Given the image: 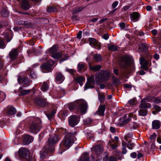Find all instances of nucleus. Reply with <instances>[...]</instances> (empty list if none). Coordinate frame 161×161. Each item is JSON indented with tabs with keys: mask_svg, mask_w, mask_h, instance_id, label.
I'll return each instance as SVG.
<instances>
[{
	"mask_svg": "<svg viewBox=\"0 0 161 161\" xmlns=\"http://www.w3.org/2000/svg\"><path fill=\"white\" fill-rule=\"evenodd\" d=\"M19 154L20 157L24 159L25 161H31V160L29 151L25 147H21L19 149Z\"/></svg>",
	"mask_w": 161,
	"mask_h": 161,
	"instance_id": "nucleus-5",
	"label": "nucleus"
},
{
	"mask_svg": "<svg viewBox=\"0 0 161 161\" xmlns=\"http://www.w3.org/2000/svg\"><path fill=\"white\" fill-rule=\"evenodd\" d=\"M154 108L157 111L159 112L161 110V108L159 106L155 105L154 107Z\"/></svg>",
	"mask_w": 161,
	"mask_h": 161,
	"instance_id": "nucleus-58",
	"label": "nucleus"
},
{
	"mask_svg": "<svg viewBox=\"0 0 161 161\" xmlns=\"http://www.w3.org/2000/svg\"><path fill=\"white\" fill-rule=\"evenodd\" d=\"M132 134L131 133H129L126 134L125 136V140L126 142H131L130 139L132 137Z\"/></svg>",
	"mask_w": 161,
	"mask_h": 161,
	"instance_id": "nucleus-37",
	"label": "nucleus"
},
{
	"mask_svg": "<svg viewBox=\"0 0 161 161\" xmlns=\"http://www.w3.org/2000/svg\"><path fill=\"white\" fill-rule=\"evenodd\" d=\"M152 100V97L151 96H148L142 99V102H149Z\"/></svg>",
	"mask_w": 161,
	"mask_h": 161,
	"instance_id": "nucleus-44",
	"label": "nucleus"
},
{
	"mask_svg": "<svg viewBox=\"0 0 161 161\" xmlns=\"http://www.w3.org/2000/svg\"><path fill=\"white\" fill-rule=\"evenodd\" d=\"M16 112V109L13 107H8L7 113L9 116L14 115Z\"/></svg>",
	"mask_w": 161,
	"mask_h": 161,
	"instance_id": "nucleus-18",
	"label": "nucleus"
},
{
	"mask_svg": "<svg viewBox=\"0 0 161 161\" xmlns=\"http://www.w3.org/2000/svg\"><path fill=\"white\" fill-rule=\"evenodd\" d=\"M108 145L111 147L113 149H114L117 147V145L116 143H112V142L109 141L108 142Z\"/></svg>",
	"mask_w": 161,
	"mask_h": 161,
	"instance_id": "nucleus-43",
	"label": "nucleus"
},
{
	"mask_svg": "<svg viewBox=\"0 0 161 161\" xmlns=\"http://www.w3.org/2000/svg\"><path fill=\"white\" fill-rule=\"evenodd\" d=\"M105 110V107L104 105H101L99 106L97 110V112L99 115H103L104 114V112Z\"/></svg>",
	"mask_w": 161,
	"mask_h": 161,
	"instance_id": "nucleus-29",
	"label": "nucleus"
},
{
	"mask_svg": "<svg viewBox=\"0 0 161 161\" xmlns=\"http://www.w3.org/2000/svg\"><path fill=\"white\" fill-rule=\"evenodd\" d=\"M86 65L85 63L80 62L77 65L78 71L79 72L84 71L86 69Z\"/></svg>",
	"mask_w": 161,
	"mask_h": 161,
	"instance_id": "nucleus-16",
	"label": "nucleus"
},
{
	"mask_svg": "<svg viewBox=\"0 0 161 161\" xmlns=\"http://www.w3.org/2000/svg\"><path fill=\"white\" fill-rule=\"evenodd\" d=\"M103 161H108V155L107 153H106L105 157L103 158Z\"/></svg>",
	"mask_w": 161,
	"mask_h": 161,
	"instance_id": "nucleus-62",
	"label": "nucleus"
},
{
	"mask_svg": "<svg viewBox=\"0 0 161 161\" xmlns=\"http://www.w3.org/2000/svg\"><path fill=\"white\" fill-rule=\"evenodd\" d=\"M80 161H89L88 154L84 153L80 157Z\"/></svg>",
	"mask_w": 161,
	"mask_h": 161,
	"instance_id": "nucleus-26",
	"label": "nucleus"
},
{
	"mask_svg": "<svg viewBox=\"0 0 161 161\" xmlns=\"http://www.w3.org/2000/svg\"><path fill=\"white\" fill-rule=\"evenodd\" d=\"M3 63L2 58L0 57V69H1L3 67Z\"/></svg>",
	"mask_w": 161,
	"mask_h": 161,
	"instance_id": "nucleus-59",
	"label": "nucleus"
},
{
	"mask_svg": "<svg viewBox=\"0 0 161 161\" xmlns=\"http://www.w3.org/2000/svg\"><path fill=\"white\" fill-rule=\"evenodd\" d=\"M119 3V2L118 1H115L112 4V7L113 8H116L117 6L118 5Z\"/></svg>",
	"mask_w": 161,
	"mask_h": 161,
	"instance_id": "nucleus-54",
	"label": "nucleus"
},
{
	"mask_svg": "<svg viewBox=\"0 0 161 161\" xmlns=\"http://www.w3.org/2000/svg\"><path fill=\"white\" fill-rule=\"evenodd\" d=\"M19 91L20 93L22 95H26L30 92H31L30 90H23V88L22 87H20L19 88Z\"/></svg>",
	"mask_w": 161,
	"mask_h": 161,
	"instance_id": "nucleus-30",
	"label": "nucleus"
},
{
	"mask_svg": "<svg viewBox=\"0 0 161 161\" xmlns=\"http://www.w3.org/2000/svg\"><path fill=\"white\" fill-rule=\"evenodd\" d=\"M18 54V49H12L9 53L10 58L11 60L15 59Z\"/></svg>",
	"mask_w": 161,
	"mask_h": 161,
	"instance_id": "nucleus-15",
	"label": "nucleus"
},
{
	"mask_svg": "<svg viewBox=\"0 0 161 161\" xmlns=\"http://www.w3.org/2000/svg\"><path fill=\"white\" fill-rule=\"evenodd\" d=\"M83 8H84L81 7H76L74 10V12L76 13L80 12L83 10Z\"/></svg>",
	"mask_w": 161,
	"mask_h": 161,
	"instance_id": "nucleus-49",
	"label": "nucleus"
},
{
	"mask_svg": "<svg viewBox=\"0 0 161 161\" xmlns=\"http://www.w3.org/2000/svg\"><path fill=\"white\" fill-rule=\"evenodd\" d=\"M109 161H117V158L113 156L110 157L109 159Z\"/></svg>",
	"mask_w": 161,
	"mask_h": 161,
	"instance_id": "nucleus-56",
	"label": "nucleus"
},
{
	"mask_svg": "<svg viewBox=\"0 0 161 161\" xmlns=\"http://www.w3.org/2000/svg\"><path fill=\"white\" fill-rule=\"evenodd\" d=\"M31 119L32 121L30 125L29 130L31 133L36 134L42 127V121L38 118L32 117Z\"/></svg>",
	"mask_w": 161,
	"mask_h": 161,
	"instance_id": "nucleus-3",
	"label": "nucleus"
},
{
	"mask_svg": "<svg viewBox=\"0 0 161 161\" xmlns=\"http://www.w3.org/2000/svg\"><path fill=\"white\" fill-rule=\"evenodd\" d=\"M133 114H129L128 115L129 118H128V119H127L125 121V123H127L130 120L131 118V117H132V116H133Z\"/></svg>",
	"mask_w": 161,
	"mask_h": 161,
	"instance_id": "nucleus-55",
	"label": "nucleus"
},
{
	"mask_svg": "<svg viewBox=\"0 0 161 161\" xmlns=\"http://www.w3.org/2000/svg\"><path fill=\"white\" fill-rule=\"evenodd\" d=\"M21 8L24 10H27L30 8V5L27 2L26 0H23L22 1L21 4Z\"/></svg>",
	"mask_w": 161,
	"mask_h": 161,
	"instance_id": "nucleus-19",
	"label": "nucleus"
},
{
	"mask_svg": "<svg viewBox=\"0 0 161 161\" xmlns=\"http://www.w3.org/2000/svg\"><path fill=\"white\" fill-rule=\"evenodd\" d=\"M1 14L3 16L6 17L8 15V13L5 9H3L2 11Z\"/></svg>",
	"mask_w": 161,
	"mask_h": 161,
	"instance_id": "nucleus-46",
	"label": "nucleus"
},
{
	"mask_svg": "<svg viewBox=\"0 0 161 161\" xmlns=\"http://www.w3.org/2000/svg\"><path fill=\"white\" fill-rule=\"evenodd\" d=\"M140 15L138 13L135 12L131 14V19L134 22L137 21L139 19Z\"/></svg>",
	"mask_w": 161,
	"mask_h": 161,
	"instance_id": "nucleus-25",
	"label": "nucleus"
},
{
	"mask_svg": "<svg viewBox=\"0 0 161 161\" xmlns=\"http://www.w3.org/2000/svg\"><path fill=\"white\" fill-rule=\"evenodd\" d=\"M79 120L80 117L79 116L72 115L69 118V124L71 127H74L79 123Z\"/></svg>",
	"mask_w": 161,
	"mask_h": 161,
	"instance_id": "nucleus-8",
	"label": "nucleus"
},
{
	"mask_svg": "<svg viewBox=\"0 0 161 161\" xmlns=\"http://www.w3.org/2000/svg\"><path fill=\"white\" fill-rule=\"evenodd\" d=\"M128 143H127V146L128 148L130 149H133V147L134 146V144L133 143H130V142H127Z\"/></svg>",
	"mask_w": 161,
	"mask_h": 161,
	"instance_id": "nucleus-45",
	"label": "nucleus"
},
{
	"mask_svg": "<svg viewBox=\"0 0 161 161\" xmlns=\"http://www.w3.org/2000/svg\"><path fill=\"white\" fill-rule=\"evenodd\" d=\"M157 136V135L156 133H154L152 135H151L150 137V138L151 140H154L155 139Z\"/></svg>",
	"mask_w": 161,
	"mask_h": 161,
	"instance_id": "nucleus-57",
	"label": "nucleus"
},
{
	"mask_svg": "<svg viewBox=\"0 0 161 161\" xmlns=\"http://www.w3.org/2000/svg\"><path fill=\"white\" fill-rule=\"evenodd\" d=\"M29 50H27L28 53H33L36 52V49L34 46L31 45H29Z\"/></svg>",
	"mask_w": 161,
	"mask_h": 161,
	"instance_id": "nucleus-35",
	"label": "nucleus"
},
{
	"mask_svg": "<svg viewBox=\"0 0 161 161\" xmlns=\"http://www.w3.org/2000/svg\"><path fill=\"white\" fill-rule=\"evenodd\" d=\"M151 107V104L146 102L141 101V104L139 106L140 108L145 109L147 108H150Z\"/></svg>",
	"mask_w": 161,
	"mask_h": 161,
	"instance_id": "nucleus-22",
	"label": "nucleus"
},
{
	"mask_svg": "<svg viewBox=\"0 0 161 161\" xmlns=\"http://www.w3.org/2000/svg\"><path fill=\"white\" fill-rule=\"evenodd\" d=\"M139 115L141 116H144L147 115V111L145 109H140L138 111Z\"/></svg>",
	"mask_w": 161,
	"mask_h": 161,
	"instance_id": "nucleus-32",
	"label": "nucleus"
},
{
	"mask_svg": "<svg viewBox=\"0 0 161 161\" xmlns=\"http://www.w3.org/2000/svg\"><path fill=\"white\" fill-rule=\"evenodd\" d=\"M64 76L60 73H58L56 75V80L58 83H61L64 80Z\"/></svg>",
	"mask_w": 161,
	"mask_h": 161,
	"instance_id": "nucleus-20",
	"label": "nucleus"
},
{
	"mask_svg": "<svg viewBox=\"0 0 161 161\" xmlns=\"http://www.w3.org/2000/svg\"><path fill=\"white\" fill-rule=\"evenodd\" d=\"M152 128L154 129H158L160 126V122L157 120H155L153 121L152 123Z\"/></svg>",
	"mask_w": 161,
	"mask_h": 161,
	"instance_id": "nucleus-21",
	"label": "nucleus"
},
{
	"mask_svg": "<svg viewBox=\"0 0 161 161\" xmlns=\"http://www.w3.org/2000/svg\"><path fill=\"white\" fill-rule=\"evenodd\" d=\"M82 34V31H80L77 33V37L78 39H80L81 38V35Z\"/></svg>",
	"mask_w": 161,
	"mask_h": 161,
	"instance_id": "nucleus-53",
	"label": "nucleus"
},
{
	"mask_svg": "<svg viewBox=\"0 0 161 161\" xmlns=\"http://www.w3.org/2000/svg\"><path fill=\"white\" fill-rule=\"evenodd\" d=\"M18 81L19 83H22L26 85H28L30 81L28 78L24 76H19L18 79Z\"/></svg>",
	"mask_w": 161,
	"mask_h": 161,
	"instance_id": "nucleus-14",
	"label": "nucleus"
},
{
	"mask_svg": "<svg viewBox=\"0 0 161 161\" xmlns=\"http://www.w3.org/2000/svg\"><path fill=\"white\" fill-rule=\"evenodd\" d=\"M31 77L32 79H35L37 77V75L34 72H31Z\"/></svg>",
	"mask_w": 161,
	"mask_h": 161,
	"instance_id": "nucleus-50",
	"label": "nucleus"
},
{
	"mask_svg": "<svg viewBox=\"0 0 161 161\" xmlns=\"http://www.w3.org/2000/svg\"><path fill=\"white\" fill-rule=\"evenodd\" d=\"M89 42L90 45L97 49L101 48V46L99 42L95 39L91 38L89 39Z\"/></svg>",
	"mask_w": 161,
	"mask_h": 161,
	"instance_id": "nucleus-11",
	"label": "nucleus"
},
{
	"mask_svg": "<svg viewBox=\"0 0 161 161\" xmlns=\"http://www.w3.org/2000/svg\"><path fill=\"white\" fill-rule=\"evenodd\" d=\"M62 55L61 57V59L60 61V63H61L62 62H63L66 60H67L68 58V56L66 54H64L62 53Z\"/></svg>",
	"mask_w": 161,
	"mask_h": 161,
	"instance_id": "nucleus-42",
	"label": "nucleus"
},
{
	"mask_svg": "<svg viewBox=\"0 0 161 161\" xmlns=\"http://www.w3.org/2000/svg\"><path fill=\"white\" fill-rule=\"evenodd\" d=\"M94 152L97 154L101 153L103 151V147L102 146L98 145L95 147L93 148Z\"/></svg>",
	"mask_w": 161,
	"mask_h": 161,
	"instance_id": "nucleus-17",
	"label": "nucleus"
},
{
	"mask_svg": "<svg viewBox=\"0 0 161 161\" xmlns=\"http://www.w3.org/2000/svg\"><path fill=\"white\" fill-rule=\"evenodd\" d=\"M88 107L86 102L84 100L80 99L77 100L72 103L69 107V108L70 110H71L77 107L78 111L80 112L81 114H84L86 113Z\"/></svg>",
	"mask_w": 161,
	"mask_h": 161,
	"instance_id": "nucleus-2",
	"label": "nucleus"
},
{
	"mask_svg": "<svg viewBox=\"0 0 161 161\" xmlns=\"http://www.w3.org/2000/svg\"><path fill=\"white\" fill-rule=\"evenodd\" d=\"M103 37L105 40H107L109 38V36H108V34H105L103 35Z\"/></svg>",
	"mask_w": 161,
	"mask_h": 161,
	"instance_id": "nucleus-64",
	"label": "nucleus"
},
{
	"mask_svg": "<svg viewBox=\"0 0 161 161\" xmlns=\"http://www.w3.org/2000/svg\"><path fill=\"white\" fill-rule=\"evenodd\" d=\"M108 49L110 51H116L118 50V47L114 45H111L108 47Z\"/></svg>",
	"mask_w": 161,
	"mask_h": 161,
	"instance_id": "nucleus-39",
	"label": "nucleus"
},
{
	"mask_svg": "<svg viewBox=\"0 0 161 161\" xmlns=\"http://www.w3.org/2000/svg\"><path fill=\"white\" fill-rule=\"evenodd\" d=\"M136 156V153L135 152L132 153L130 154V156L133 158H135Z\"/></svg>",
	"mask_w": 161,
	"mask_h": 161,
	"instance_id": "nucleus-60",
	"label": "nucleus"
},
{
	"mask_svg": "<svg viewBox=\"0 0 161 161\" xmlns=\"http://www.w3.org/2000/svg\"><path fill=\"white\" fill-rule=\"evenodd\" d=\"M4 48V42L3 40L0 39V48Z\"/></svg>",
	"mask_w": 161,
	"mask_h": 161,
	"instance_id": "nucleus-52",
	"label": "nucleus"
},
{
	"mask_svg": "<svg viewBox=\"0 0 161 161\" xmlns=\"http://www.w3.org/2000/svg\"><path fill=\"white\" fill-rule=\"evenodd\" d=\"M54 10V8L53 7H51L47 9V11L48 12H53Z\"/></svg>",
	"mask_w": 161,
	"mask_h": 161,
	"instance_id": "nucleus-63",
	"label": "nucleus"
},
{
	"mask_svg": "<svg viewBox=\"0 0 161 161\" xmlns=\"http://www.w3.org/2000/svg\"><path fill=\"white\" fill-rule=\"evenodd\" d=\"M127 145V142L124 141L122 143V153L124 154H125L126 153L127 151L126 149V146Z\"/></svg>",
	"mask_w": 161,
	"mask_h": 161,
	"instance_id": "nucleus-36",
	"label": "nucleus"
},
{
	"mask_svg": "<svg viewBox=\"0 0 161 161\" xmlns=\"http://www.w3.org/2000/svg\"><path fill=\"white\" fill-rule=\"evenodd\" d=\"M48 88V86L46 82H44L41 89L43 91H47Z\"/></svg>",
	"mask_w": 161,
	"mask_h": 161,
	"instance_id": "nucleus-41",
	"label": "nucleus"
},
{
	"mask_svg": "<svg viewBox=\"0 0 161 161\" xmlns=\"http://www.w3.org/2000/svg\"><path fill=\"white\" fill-rule=\"evenodd\" d=\"M140 50L139 51V52H144L147 50V47L146 45L144 44H141L139 47Z\"/></svg>",
	"mask_w": 161,
	"mask_h": 161,
	"instance_id": "nucleus-38",
	"label": "nucleus"
},
{
	"mask_svg": "<svg viewBox=\"0 0 161 161\" xmlns=\"http://www.w3.org/2000/svg\"><path fill=\"white\" fill-rule=\"evenodd\" d=\"M98 99L100 101L101 103L103 102L104 99L105 97L103 95H100L99 94L98 95Z\"/></svg>",
	"mask_w": 161,
	"mask_h": 161,
	"instance_id": "nucleus-48",
	"label": "nucleus"
},
{
	"mask_svg": "<svg viewBox=\"0 0 161 161\" xmlns=\"http://www.w3.org/2000/svg\"><path fill=\"white\" fill-rule=\"evenodd\" d=\"M94 58L97 62H99L102 60V56L100 54H95Z\"/></svg>",
	"mask_w": 161,
	"mask_h": 161,
	"instance_id": "nucleus-33",
	"label": "nucleus"
},
{
	"mask_svg": "<svg viewBox=\"0 0 161 161\" xmlns=\"http://www.w3.org/2000/svg\"><path fill=\"white\" fill-rule=\"evenodd\" d=\"M89 69L93 71H97L99 70L101 68L100 65H96L94 66H92L90 64H89Z\"/></svg>",
	"mask_w": 161,
	"mask_h": 161,
	"instance_id": "nucleus-24",
	"label": "nucleus"
},
{
	"mask_svg": "<svg viewBox=\"0 0 161 161\" xmlns=\"http://www.w3.org/2000/svg\"><path fill=\"white\" fill-rule=\"evenodd\" d=\"M94 76L93 75H92L87 78V81L85 86V90H86L90 88H94Z\"/></svg>",
	"mask_w": 161,
	"mask_h": 161,
	"instance_id": "nucleus-9",
	"label": "nucleus"
},
{
	"mask_svg": "<svg viewBox=\"0 0 161 161\" xmlns=\"http://www.w3.org/2000/svg\"><path fill=\"white\" fill-rule=\"evenodd\" d=\"M62 55V52H56V53H53L51 56L53 58L58 59L60 58Z\"/></svg>",
	"mask_w": 161,
	"mask_h": 161,
	"instance_id": "nucleus-31",
	"label": "nucleus"
},
{
	"mask_svg": "<svg viewBox=\"0 0 161 161\" xmlns=\"http://www.w3.org/2000/svg\"><path fill=\"white\" fill-rule=\"evenodd\" d=\"M49 53L51 55L53 53H56L58 51V47L57 45H53L52 47L50 48L48 50Z\"/></svg>",
	"mask_w": 161,
	"mask_h": 161,
	"instance_id": "nucleus-28",
	"label": "nucleus"
},
{
	"mask_svg": "<svg viewBox=\"0 0 161 161\" xmlns=\"http://www.w3.org/2000/svg\"><path fill=\"white\" fill-rule=\"evenodd\" d=\"M60 138V137L59 136L55 135L54 137H50L48 139V145L46 146L45 148H43L40 152V157L41 159H43L47 157L48 149L50 150L51 147L56 144Z\"/></svg>",
	"mask_w": 161,
	"mask_h": 161,
	"instance_id": "nucleus-1",
	"label": "nucleus"
},
{
	"mask_svg": "<svg viewBox=\"0 0 161 161\" xmlns=\"http://www.w3.org/2000/svg\"><path fill=\"white\" fill-rule=\"evenodd\" d=\"M75 80L78 83L80 86H82L83 85L82 82H84L85 79L83 77L79 76L75 78Z\"/></svg>",
	"mask_w": 161,
	"mask_h": 161,
	"instance_id": "nucleus-23",
	"label": "nucleus"
},
{
	"mask_svg": "<svg viewBox=\"0 0 161 161\" xmlns=\"http://www.w3.org/2000/svg\"><path fill=\"white\" fill-rule=\"evenodd\" d=\"M73 142L71 138L65 137L60 146V149L61 151V152H60V153L62 154L63 152L66 150L69 147Z\"/></svg>",
	"mask_w": 161,
	"mask_h": 161,
	"instance_id": "nucleus-4",
	"label": "nucleus"
},
{
	"mask_svg": "<svg viewBox=\"0 0 161 161\" xmlns=\"http://www.w3.org/2000/svg\"><path fill=\"white\" fill-rule=\"evenodd\" d=\"M130 60V58L128 56H125L122 59L123 61L125 63V65L128 64Z\"/></svg>",
	"mask_w": 161,
	"mask_h": 161,
	"instance_id": "nucleus-40",
	"label": "nucleus"
},
{
	"mask_svg": "<svg viewBox=\"0 0 161 161\" xmlns=\"http://www.w3.org/2000/svg\"><path fill=\"white\" fill-rule=\"evenodd\" d=\"M48 64H44L41 65V68L43 72H49L51 71V66L53 65L54 62L52 60L48 62Z\"/></svg>",
	"mask_w": 161,
	"mask_h": 161,
	"instance_id": "nucleus-7",
	"label": "nucleus"
},
{
	"mask_svg": "<svg viewBox=\"0 0 161 161\" xmlns=\"http://www.w3.org/2000/svg\"><path fill=\"white\" fill-rule=\"evenodd\" d=\"M9 30L6 31L3 33V35L5 38V39L7 42H9L11 40V38H10L9 36V33L10 32Z\"/></svg>",
	"mask_w": 161,
	"mask_h": 161,
	"instance_id": "nucleus-27",
	"label": "nucleus"
},
{
	"mask_svg": "<svg viewBox=\"0 0 161 161\" xmlns=\"http://www.w3.org/2000/svg\"><path fill=\"white\" fill-rule=\"evenodd\" d=\"M15 22L19 25H27L29 24V22L27 21H23L20 19H17L15 20Z\"/></svg>",
	"mask_w": 161,
	"mask_h": 161,
	"instance_id": "nucleus-34",
	"label": "nucleus"
},
{
	"mask_svg": "<svg viewBox=\"0 0 161 161\" xmlns=\"http://www.w3.org/2000/svg\"><path fill=\"white\" fill-rule=\"evenodd\" d=\"M154 102L156 104L161 103V99L159 97H156L153 99Z\"/></svg>",
	"mask_w": 161,
	"mask_h": 161,
	"instance_id": "nucleus-47",
	"label": "nucleus"
},
{
	"mask_svg": "<svg viewBox=\"0 0 161 161\" xmlns=\"http://www.w3.org/2000/svg\"><path fill=\"white\" fill-rule=\"evenodd\" d=\"M109 74L105 71L101 72L100 74H97L96 75V78L97 81L103 82L108 80Z\"/></svg>",
	"mask_w": 161,
	"mask_h": 161,
	"instance_id": "nucleus-6",
	"label": "nucleus"
},
{
	"mask_svg": "<svg viewBox=\"0 0 161 161\" xmlns=\"http://www.w3.org/2000/svg\"><path fill=\"white\" fill-rule=\"evenodd\" d=\"M33 140L32 136L27 135H25L23 140V143L24 145H28Z\"/></svg>",
	"mask_w": 161,
	"mask_h": 161,
	"instance_id": "nucleus-12",
	"label": "nucleus"
},
{
	"mask_svg": "<svg viewBox=\"0 0 161 161\" xmlns=\"http://www.w3.org/2000/svg\"><path fill=\"white\" fill-rule=\"evenodd\" d=\"M140 62L142 69L145 70L147 69L148 65L151 64L150 61L146 60L143 57L140 58Z\"/></svg>",
	"mask_w": 161,
	"mask_h": 161,
	"instance_id": "nucleus-10",
	"label": "nucleus"
},
{
	"mask_svg": "<svg viewBox=\"0 0 161 161\" xmlns=\"http://www.w3.org/2000/svg\"><path fill=\"white\" fill-rule=\"evenodd\" d=\"M110 131L113 133H114L116 132V130L115 128L113 127H110Z\"/></svg>",
	"mask_w": 161,
	"mask_h": 161,
	"instance_id": "nucleus-61",
	"label": "nucleus"
},
{
	"mask_svg": "<svg viewBox=\"0 0 161 161\" xmlns=\"http://www.w3.org/2000/svg\"><path fill=\"white\" fill-rule=\"evenodd\" d=\"M35 102L38 105L44 106L47 105V103L45 99L37 98L35 100Z\"/></svg>",
	"mask_w": 161,
	"mask_h": 161,
	"instance_id": "nucleus-13",
	"label": "nucleus"
},
{
	"mask_svg": "<svg viewBox=\"0 0 161 161\" xmlns=\"http://www.w3.org/2000/svg\"><path fill=\"white\" fill-rule=\"evenodd\" d=\"M136 100L134 99H132L129 101L128 103L130 105H133L136 103Z\"/></svg>",
	"mask_w": 161,
	"mask_h": 161,
	"instance_id": "nucleus-51",
	"label": "nucleus"
}]
</instances>
